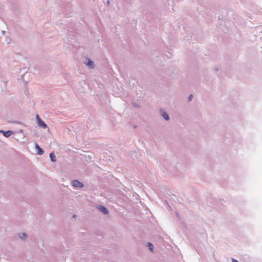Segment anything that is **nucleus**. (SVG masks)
I'll return each instance as SVG.
<instances>
[{
    "label": "nucleus",
    "instance_id": "13",
    "mask_svg": "<svg viewBox=\"0 0 262 262\" xmlns=\"http://www.w3.org/2000/svg\"><path fill=\"white\" fill-rule=\"evenodd\" d=\"M232 262H239L238 260H237L236 259H235L234 258H232Z\"/></svg>",
    "mask_w": 262,
    "mask_h": 262
},
{
    "label": "nucleus",
    "instance_id": "15",
    "mask_svg": "<svg viewBox=\"0 0 262 262\" xmlns=\"http://www.w3.org/2000/svg\"><path fill=\"white\" fill-rule=\"evenodd\" d=\"M5 31H2V33H3V35H4V34H5Z\"/></svg>",
    "mask_w": 262,
    "mask_h": 262
},
{
    "label": "nucleus",
    "instance_id": "1",
    "mask_svg": "<svg viewBox=\"0 0 262 262\" xmlns=\"http://www.w3.org/2000/svg\"><path fill=\"white\" fill-rule=\"evenodd\" d=\"M36 118L37 120V123L38 126L42 128H46L47 127V125L46 123L39 117L38 115L36 116Z\"/></svg>",
    "mask_w": 262,
    "mask_h": 262
},
{
    "label": "nucleus",
    "instance_id": "9",
    "mask_svg": "<svg viewBox=\"0 0 262 262\" xmlns=\"http://www.w3.org/2000/svg\"><path fill=\"white\" fill-rule=\"evenodd\" d=\"M19 237L21 239H26L27 238V235L25 233H21L19 234Z\"/></svg>",
    "mask_w": 262,
    "mask_h": 262
},
{
    "label": "nucleus",
    "instance_id": "2",
    "mask_svg": "<svg viewBox=\"0 0 262 262\" xmlns=\"http://www.w3.org/2000/svg\"><path fill=\"white\" fill-rule=\"evenodd\" d=\"M84 63L90 69H94L95 67L94 62L89 58L85 59Z\"/></svg>",
    "mask_w": 262,
    "mask_h": 262
},
{
    "label": "nucleus",
    "instance_id": "3",
    "mask_svg": "<svg viewBox=\"0 0 262 262\" xmlns=\"http://www.w3.org/2000/svg\"><path fill=\"white\" fill-rule=\"evenodd\" d=\"M97 209L104 214H108L109 213L108 210L104 206L99 205L97 207Z\"/></svg>",
    "mask_w": 262,
    "mask_h": 262
},
{
    "label": "nucleus",
    "instance_id": "11",
    "mask_svg": "<svg viewBox=\"0 0 262 262\" xmlns=\"http://www.w3.org/2000/svg\"><path fill=\"white\" fill-rule=\"evenodd\" d=\"M132 105L134 107H136V108H140V105L136 103H135V102H133L132 103Z\"/></svg>",
    "mask_w": 262,
    "mask_h": 262
},
{
    "label": "nucleus",
    "instance_id": "14",
    "mask_svg": "<svg viewBox=\"0 0 262 262\" xmlns=\"http://www.w3.org/2000/svg\"><path fill=\"white\" fill-rule=\"evenodd\" d=\"M107 4L108 5L110 4V1H107Z\"/></svg>",
    "mask_w": 262,
    "mask_h": 262
},
{
    "label": "nucleus",
    "instance_id": "10",
    "mask_svg": "<svg viewBox=\"0 0 262 262\" xmlns=\"http://www.w3.org/2000/svg\"><path fill=\"white\" fill-rule=\"evenodd\" d=\"M147 246L148 249L150 250L151 252H153L154 251V245L151 243H148Z\"/></svg>",
    "mask_w": 262,
    "mask_h": 262
},
{
    "label": "nucleus",
    "instance_id": "4",
    "mask_svg": "<svg viewBox=\"0 0 262 262\" xmlns=\"http://www.w3.org/2000/svg\"><path fill=\"white\" fill-rule=\"evenodd\" d=\"M72 185L75 187L81 188L83 187L82 183L80 182L77 180H74L72 182Z\"/></svg>",
    "mask_w": 262,
    "mask_h": 262
},
{
    "label": "nucleus",
    "instance_id": "7",
    "mask_svg": "<svg viewBox=\"0 0 262 262\" xmlns=\"http://www.w3.org/2000/svg\"><path fill=\"white\" fill-rule=\"evenodd\" d=\"M162 117L166 120L168 121L170 119L169 115L165 112H163L161 113Z\"/></svg>",
    "mask_w": 262,
    "mask_h": 262
},
{
    "label": "nucleus",
    "instance_id": "5",
    "mask_svg": "<svg viewBox=\"0 0 262 262\" xmlns=\"http://www.w3.org/2000/svg\"><path fill=\"white\" fill-rule=\"evenodd\" d=\"M35 147L37 152V154L39 155H42L44 153L43 149L41 148L37 143L35 144Z\"/></svg>",
    "mask_w": 262,
    "mask_h": 262
},
{
    "label": "nucleus",
    "instance_id": "16",
    "mask_svg": "<svg viewBox=\"0 0 262 262\" xmlns=\"http://www.w3.org/2000/svg\"><path fill=\"white\" fill-rule=\"evenodd\" d=\"M215 70L216 71H217L219 70V69L218 68H215Z\"/></svg>",
    "mask_w": 262,
    "mask_h": 262
},
{
    "label": "nucleus",
    "instance_id": "6",
    "mask_svg": "<svg viewBox=\"0 0 262 262\" xmlns=\"http://www.w3.org/2000/svg\"><path fill=\"white\" fill-rule=\"evenodd\" d=\"M0 133H2L3 135L6 137H9L13 132L12 130H9L7 131H4L3 130H0Z\"/></svg>",
    "mask_w": 262,
    "mask_h": 262
},
{
    "label": "nucleus",
    "instance_id": "8",
    "mask_svg": "<svg viewBox=\"0 0 262 262\" xmlns=\"http://www.w3.org/2000/svg\"><path fill=\"white\" fill-rule=\"evenodd\" d=\"M50 158L52 162H55L56 160V156L54 155V152H52L50 154Z\"/></svg>",
    "mask_w": 262,
    "mask_h": 262
},
{
    "label": "nucleus",
    "instance_id": "12",
    "mask_svg": "<svg viewBox=\"0 0 262 262\" xmlns=\"http://www.w3.org/2000/svg\"><path fill=\"white\" fill-rule=\"evenodd\" d=\"M193 98V95H192V94L190 95L188 98V101L189 102L191 101L192 100Z\"/></svg>",
    "mask_w": 262,
    "mask_h": 262
},
{
    "label": "nucleus",
    "instance_id": "18",
    "mask_svg": "<svg viewBox=\"0 0 262 262\" xmlns=\"http://www.w3.org/2000/svg\"><path fill=\"white\" fill-rule=\"evenodd\" d=\"M261 48H262V47H261Z\"/></svg>",
    "mask_w": 262,
    "mask_h": 262
},
{
    "label": "nucleus",
    "instance_id": "17",
    "mask_svg": "<svg viewBox=\"0 0 262 262\" xmlns=\"http://www.w3.org/2000/svg\"><path fill=\"white\" fill-rule=\"evenodd\" d=\"M73 217L75 218L76 217V215H73Z\"/></svg>",
    "mask_w": 262,
    "mask_h": 262
}]
</instances>
